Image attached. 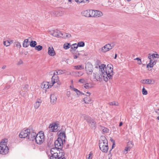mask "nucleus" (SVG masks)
Wrapping results in <instances>:
<instances>
[{"instance_id":"1","label":"nucleus","mask_w":159,"mask_h":159,"mask_svg":"<svg viewBox=\"0 0 159 159\" xmlns=\"http://www.w3.org/2000/svg\"><path fill=\"white\" fill-rule=\"evenodd\" d=\"M113 66L111 64H108L106 67V65L102 64L99 66V71L102 73L104 80L107 81L108 80H111L113 75Z\"/></svg>"},{"instance_id":"2","label":"nucleus","mask_w":159,"mask_h":159,"mask_svg":"<svg viewBox=\"0 0 159 159\" xmlns=\"http://www.w3.org/2000/svg\"><path fill=\"white\" fill-rule=\"evenodd\" d=\"M100 149L102 152H107L108 150V141L104 137H102L99 142Z\"/></svg>"},{"instance_id":"3","label":"nucleus","mask_w":159,"mask_h":159,"mask_svg":"<svg viewBox=\"0 0 159 159\" xmlns=\"http://www.w3.org/2000/svg\"><path fill=\"white\" fill-rule=\"evenodd\" d=\"M7 139H5L2 140L0 143V153L5 155L8 153L9 148L7 146Z\"/></svg>"},{"instance_id":"4","label":"nucleus","mask_w":159,"mask_h":159,"mask_svg":"<svg viewBox=\"0 0 159 159\" xmlns=\"http://www.w3.org/2000/svg\"><path fill=\"white\" fill-rule=\"evenodd\" d=\"M36 143L38 144H41L44 140V133L42 131L39 132L36 136L35 139Z\"/></svg>"},{"instance_id":"5","label":"nucleus","mask_w":159,"mask_h":159,"mask_svg":"<svg viewBox=\"0 0 159 159\" xmlns=\"http://www.w3.org/2000/svg\"><path fill=\"white\" fill-rule=\"evenodd\" d=\"M154 58H155V54H151L149 53L148 55V58L150 60L149 63L147 65V67H149L152 68L155 65L156 62L155 61Z\"/></svg>"},{"instance_id":"6","label":"nucleus","mask_w":159,"mask_h":159,"mask_svg":"<svg viewBox=\"0 0 159 159\" xmlns=\"http://www.w3.org/2000/svg\"><path fill=\"white\" fill-rule=\"evenodd\" d=\"M47 154L49 157V159H66L65 157H63L64 156V153L60 152L59 151V154H55L53 155H50L49 153L47 152Z\"/></svg>"},{"instance_id":"7","label":"nucleus","mask_w":159,"mask_h":159,"mask_svg":"<svg viewBox=\"0 0 159 159\" xmlns=\"http://www.w3.org/2000/svg\"><path fill=\"white\" fill-rule=\"evenodd\" d=\"M64 143H65L60 138H57V139L54 142L55 146L58 149L62 150L61 149L63 148Z\"/></svg>"},{"instance_id":"8","label":"nucleus","mask_w":159,"mask_h":159,"mask_svg":"<svg viewBox=\"0 0 159 159\" xmlns=\"http://www.w3.org/2000/svg\"><path fill=\"white\" fill-rule=\"evenodd\" d=\"M29 132H30V129H29L22 131L19 134L20 137L21 138H26L27 139Z\"/></svg>"},{"instance_id":"9","label":"nucleus","mask_w":159,"mask_h":159,"mask_svg":"<svg viewBox=\"0 0 159 159\" xmlns=\"http://www.w3.org/2000/svg\"><path fill=\"white\" fill-rule=\"evenodd\" d=\"M36 135V133L33 131L32 130H30V132L28 134L27 139L30 141H33L34 140L35 137Z\"/></svg>"},{"instance_id":"10","label":"nucleus","mask_w":159,"mask_h":159,"mask_svg":"<svg viewBox=\"0 0 159 159\" xmlns=\"http://www.w3.org/2000/svg\"><path fill=\"white\" fill-rule=\"evenodd\" d=\"M113 47V46H111L110 44H107L101 48V51L102 52H105L111 49Z\"/></svg>"},{"instance_id":"11","label":"nucleus","mask_w":159,"mask_h":159,"mask_svg":"<svg viewBox=\"0 0 159 159\" xmlns=\"http://www.w3.org/2000/svg\"><path fill=\"white\" fill-rule=\"evenodd\" d=\"M51 15L52 16H59L62 15L63 12L58 10H55L50 12Z\"/></svg>"},{"instance_id":"12","label":"nucleus","mask_w":159,"mask_h":159,"mask_svg":"<svg viewBox=\"0 0 159 159\" xmlns=\"http://www.w3.org/2000/svg\"><path fill=\"white\" fill-rule=\"evenodd\" d=\"M85 70L88 74H91L93 72V66L91 64L87 63L85 65Z\"/></svg>"},{"instance_id":"13","label":"nucleus","mask_w":159,"mask_h":159,"mask_svg":"<svg viewBox=\"0 0 159 159\" xmlns=\"http://www.w3.org/2000/svg\"><path fill=\"white\" fill-rule=\"evenodd\" d=\"M58 124H50L49 126V128L50 129V131L51 132H55L58 131Z\"/></svg>"},{"instance_id":"14","label":"nucleus","mask_w":159,"mask_h":159,"mask_svg":"<svg viewBox=\"0 0 159 159\" xmlns=\"http://www.w3.org/2000/svg\"><path fill=\"white\" fill-rule=\"evenodd\" d=\"M58 138H60L65 143L66 141V139L65 132L64 131H62V130L58 134Z\"/></svg>"},{"instance_id":"15","label":"nucleus","mask_w":159,"mask_h":159,"mask_svg":"<svg viewBox=\"0 0 159 159\" xmlns=\"http://www.w3.org/2000/svg\"><path fill=\"white\" fill-rule=\"evenodd\" d=\"M51 34L53 36L57 37H61L63 35V34H62L59 31H55L51 33Z\"/></svg>"},{"instance_id":"16","label":"nucleus","mask_w":159,"mask_h":159,"mask_svg":"<svg viewBox=\"0 0 159 159\" xmlns=\"http://www.w3.org/2000/svg\"><path fill=\"white\" fill-rule=\"evenodd\" d=\"M141 82L143 84H152L155 83V81L153 80L145 79L142 80Z\"/></svg>"},{"instance_id":"17","label":"nucleus","mask_w":159,"mask_h":159,"mask_svg":"<svg viewBox=\"0 0 159 159\" xmlns=\"http://www.w3.org/2000/svg\"><path fill=\"white\" fill-rule=\"evenodd\" d=\"M58 150L59 149H58L57 147H55L52 148L50 149V153L51 154L50 155H55V154H59Z\"/></svg>"},{"instance_id":"18","label":"nucleus","mask_w":159,"mask_h":159,"mask_svg":"<svg viewBox=\"0 0 159 159\" xmlns=\"http://www.w3.org/2000/svg\"><path fill=\"white\" fill-rule=\"evenodd\" d=\"M49 86H51L49 85V83L48 82H43L41 84V88L45 90L48 89Z\"/></svg>"},{"instance_id":"19","label":"nucleus","mask_w":159,"mask_h":159,"mask_svg":"<svg viewBox=\"0 0 159 159\" xmlns=\"http://www.w3.org/2000/svg\"><path fill=\"white\" fill-rule=\"evenodd\" d=\"M88 123L91 128L95 129L96 127V124L94 120L92 119Z\"/></svg>"},{"instance_id":"20","label":"nucleus","mask_w":159,"mask_h":159,"mask_svg":"<svg viewBox=\"0 0 159 159\" xmlns=\"http://www.w3.org/2000/svg\"><path fill=\"white\" fill-rule=\"evenodd\" d=\"M103 75L102 72L101 74L100 73H98L97 74H96L95 78L98 81L101 82L102 80V77H103Z\"/></svg>"},{"instance_id":"21","label":"nucleus","mask_w":159,"mask_h":159,"mask_svg":"<svg viewBox=\"0 0 159 159\" xmlns=\"http://www.w3.org/2000/svg\"><path fill=\"white\" fill-rule=\"evenodd\" d=\"M48 53L50 56H54L55 55V53L52 47L48 48Z\"/></svg>"},{"instance_id":"22","label":"nucleus","mask_w":159,"mask_h":159,"mask_svg":"<svg viewBox=\"0 0 159 159\" xmlns=\"http://www.w3.org/2000/svg\"><path fill=\"white\" fill-rule=\"evenodd\" d=\"M83 86L86 89H89L92 88L93 85L91 83H85L83 85Z\"/></svg>"},{"instance_id":"23","label":"nucleus","mask_w":159,"mask_h":159,"mask_svg":"<svg viewBox=\"0 0 159 159\" xmlns=\"http://www.w3.org/2000/svg\"><path fill=\"white\" fill-rule=\"evenodd\" d=\"M51 80L52 83V85L55 83V82H57V81L59 80V77L57 75L53 76L52 77Z\"/></svg>"},{"instance_id":"24","label":"nucleus","mask_w":159,"mask_h":159,"mask_svg":"<svg viewBox=\"0 0 159 159\" xmlns=\"http://www.w3.org/2000/svg\"><path fill=\"white\" fill-rule=\"evenodd\" d=\"M30 44L29 43V39H25L23 41V47L24 48L28 47Z\"/></svg>"},{"instance_id":"25","label":"nucleus","mask_w":159,"mask_h":159,"mask_svg":"<svg viewBox=\"0 0 159 159\" xmlns=\"http://www.w3.org/2000/svg\"><path fill=\"white\" fill-rule=\"evenodd\" d=\"M82 116L84 119L88 123L91 121V120L92 119L90 116L85 114H83Z\"/></svg>"},{"instance_id":"26","label":"nucleus","mask_w":159,"mask_h":159,"mask_svg":"<svg viewBox=\"0 0 159 159\" xmlns=\"http://www.w3.org/2000/svg\"><path fill=\"white\" fill-rule=\"evenodd\" d=\"M95 17H99L103 15V13L101 11L96 10H95Z\"/></svg>"},{"instance_id":"27","label":"nucleus","mask_w":159,"mask_h":159,"mask_svg":"<svg viewBox=\"0 0 159 159\" xmlns=\"http://www.w3.org/2000/svg\"><path fill=\"white\" fill-rule=\"evenodd\" d=\"M89 10H86L84 11L81 12L82 15L86 17H90V15L89 13Z\"/></svg>"},{"instance_id":"28","label":"nucleus","mask_w":159,"mask_h":159,"mask_svg":"<svg viewBox=\"0 0 159 159\" xmlns=\"http://www.w3.org/2000/svg\"><path fill=\"white\" fill-rule=\"evenodd\" d=\"M57 98L54 94H51L50 95V101L52 103H54L56 102Z\"/></svg>"},{"instance_id":"29","label":"nucleus","mask_w":159,"mask_h":159,"mask_svg":"<svg viewBox=\"0 0 159 159\" xmlns=\"http://www.w3.org/2000/svg\"><path fill=\"white\" fill-rule=\"evenodd\" d=\"M78 47H77V44H73L71 45H70V52H72L73 51H75L76 49L78 48Z\"/></svg>"},{"instance_id":"30","label":"nucleus","mask_w":159,"mask_h":159,"mask_svg":"<svg viewBox=\"0 0 159 159\" xmlns=\"http://www.w3.org/2000/svg\"><path fill=\"white\" fill-rule=\"evenodd\" d=\"M41 102L40 99L37 100L34 104V107L35 109H37L40 106Z\"/></svg>"},{"instance_id":"31","label":"nucleus","mask_w":159,"mask_h":159,"mask_svg":"<svg viewBox=\"0 0 159 159\" xmlns=\"http://www.w3.org/2000/svg\"><path fill=\"white\" fill-rule=\"evenodd\" d=\"M83 100L85 103H89L91 101V99L89 96L86 97Z\"/></svg>"},{"instance_id":"32","label":"nucleus","mask_w":159,"mask_h":159,"mask_svg":"<svg viewBox=\"0 0 159 159\" xmlns=\"http://www.w3.org/2000/svg\"><path fill=\"white\" fill-rule=\"evenodd\" d=\"M95 10H89V13L90 15V17H95Z\"/></svg>"},{"instance_id":"33","label":"nucleus","mask_w":159,"mask_h":159,"mask_svg":"<svg viewBox=\"0 0 159 159\" xmlns=\"http://www.w3.org/2000/svg\"><path fill=\"white\" fill-rule=\"evenodd\" d=\"M30 45L31 47H35L37 45V42L35 41L32 40L30 42Z\"/></svg>"},{"instance_id":"34","label":"nucleus","mask_w":159,"mask_h":159,"mask_svg":"<svg viewBox=\"0 0 159 159\" xmlns=\"http://www.w3.org/2000/svg\"><path fill=\"white\" fill-rule=\"evenodd\" d=\"M85 45V43L84 42L80 41L77 44V47H83Z\"/></svg>"},{"instance_id":"35","label":"nucleus","mask_w":159,"mask_h":159,"mask_svg":"<svg viewBox=\"0 0 159 159\" xmlns=\"http://www.w3.org/2000/svg\"><path fill=\"white\" fill-rule=\"evenodd\" d=\"M63 47L65 49H67L70 47V43H66L64 44Z\"/></svg>"},{"instance_id":"36","label":"nucleus","mask_w":159,"mask_h":159,"mask_svg":"<svg viewBox=\"0 0 159 159\" xmlns=\"http://www.w3.org/2000/svg\"><path fill=\"white\" fill-rule=\"evenodd\" d=\"M43 49V47L40 45H39L37 46H36L35 47V49L38 51H41Z\"/></svg>"},{"instance_id":"37","label":"nucleus","mask_w":159,"mask_h":159,"mask_svg":"<svg viewBox=\"0 0 159 159\" xmlns=\"http://www.w3.org/2000/svg\"><path fill=\"white\" fill-rule=\"evenodd\" d=\"M74 67L77 70L84 69V67L82 65L75 66Z\"/></svg>"},{"instance_id":"38","label":"nucleus","mask_w":159,"mask_h":159,"mask_svg":"<svg viewBox=\"0 0 159 159\" xmlns=\"http://www.w3.org/2000/svg\"><path fill=\"white\" fill-rule=\"evenodd\" d=\"M75 1L78 3H80L82 2H89L88 0H75Z\"/></svg>"},{"instance_id":"39","label":"nucleus","mask_w":159,"mask_h":159,"mask_svg":"<svg viewBox=\"0 0 159 159\" xmlns=\"http://www.w3.org/2000/svg\"><path fill=\"white\" fill-rule=\"evenodd\" d=\"M28 87V84L25 85L24 87L22 88V90L23 91H27V89Z\"/></svg>"},{"instance_id":"40","label":"nucleus","mask_w":159,"mask_h":159,"mask_svg":"<svg viewBox=\"0 0 159 159\" xmlns=\"http://www.w3.org/2000/svg\"><path fill=\"white\" fill-rule=\"evenodd\" d=\"M133 143L131 142H129L127 143V146L129 147V148H131L133 146Z\"/></svg>"},{"instance_id":"41","label":"nucleus","mask_w":159,"mask_h":159,"mask_svg":"<svg viewBox=\"0 0 159 159\" xmlns=\"http://www.w3.org/2000/svg\"><path fill=\"white\" fill-rule=\"evenodd\" d=\"M102 131L104 133H108L109 131V129H107V128H106L104 127H102Z\"/></svg>"},{"instance_id":"42","label":"nucleus","mask_w":159,"mask_h":159,"mask_svg":"<svg viewBox=\"0 0 159 159\" xmlns=\"http://www.w3.org/2000/svg\"><path fill=\"white\" fill-rule=\"evenodd\" d=\"M3 43L4 45L7 47L9 46L10 44V42L8 40L3 41Z\"/></svg>"},{"instance_id":"43","label":"nucleus","mask_w":159,"mask_h":159,"mask_svg":"<svg viewBox=\"0 0 159 159\" xmlns=\"http://www.w3.org/2000/svg\"><path fill=\"white\" fill-rule=\"evenodd\" d=\"M142 92L143 95H146L148 93L147 91L145 89L144 87H143L142 89Z\"/></svg>"},{"instance_id":"44","label":"nucleus","mask_w":159,"mask_h":159,"mask_svg":"<svg viewBox=\"0 0 159 159\" xmlns=\"http://www.w3.org/2000/svg\"><path fill=\"white\" fill-rule=\"evenodd\" d=\"M15 45L17 47L20 48L21 47L20 43L18 42H16L15 43Z\"/></svg>"},{"instance_id":"45","label":"nucleus","mask_w":159,"mask_h":159,"mask_svg":"<svg viewBox=\"0 0 159 159\" xmlns=\"http://www.w3.org/2000/svg\"><path fill=\"white\" fill-rule=\"evenodd\" d=\"M64 37L67 38H70L71 37V35L69 34L64 33Z\"/></svg>"},{"instance_id":"46","label":"nucleus","mask_w":159,"mask_h":159,"mask_svg":"<svg viewBox=\"0 0 159 159\" xmlns=\"http://www.w3.org/2000/svg\"><path fill=\"white\" fill-rule=\"evenodd\" d=\"M131 148H129V147H128L127 146V147H126L125 148V149L124 150V152L125 153V154H126L127 153L128 151V150H129Z\"/></svg>"},{"instance_id":"47","label":"nucleus","mask_w":159,"mask_h":159,"mask_svg":"<svg viewBox=\"0 0 159 159\" xmlns=\"http://www.w3.org/2000/svg\"><path fill=\"white\" fill-rule=\"evenodd\" d=\"M79 82L83 84H84L86 82L85 80H84V79H80L79 80Z\"/></svg>"},{"instance_id":"48","label":"nucleus","mask_w":159,"mask_h":159,"mask_svg":"<svg viewBox=\"0 0 159 159\" xmlns=\"http://www.w3.org/2000/svg\"><path fill=\"white\" fill-rule=\"evenodd\" d=\"M80 55L79 53H78L77 54H75V53H74V55H73V58L75 59H77L79 57V56Z\"/></svg>"},{"instance_id":"49","label":"nucleus","mask_w":159,"mask_h":159,"mask_svg":"<svg viewBox=\"0 0 159 159\" xmlns=\"http://www.w3.org/2000/svg\"><path fill=\"white\" fill-rule=\"evenodd\" d=\"M109 104L110 105H115V106H118V103H116L115 102H111L109 103Z\"/></svg>"},{"instance_id":"50","label":"nucleus","mask_w":159,"mask_h":159,"mask_svg":"<svg viewBox=\"0 0 159 159\" xmlns=\"http://www.w3.org/2000/svg\"><path fill=\"white\" fill-rule=\"evenodd\" d=\"M72 90L76 92L77 95H79V93H78V92H80L79 90H78L77 89L74 88H72Z\"/></svg>"},{"instance_id":"51","label":"nucleus","mask_w":159,"mask_h":159,"mask_svg":"<svg viewBox=\"0 0 159 159\" xmlns=\"http://www.w3.org/2000/svg\"><path fill=\"white\" fill-rule=\"evenodd\" d=\"M55 83H57V87H59L60 85L61 84V82L60 81L58 80V81H57V82H55Z\"/></svg>"},{"instance_id":"52","label":"nucleus","mask_w":159,"mask_h":159,"mask_svg":"<svg viewBox=\"0 0 159 159\" xmlns=\"http://www.w3.org/2000/svg\"><path fill=\"white\" fill-rule=\"evenodd\" d=\"M58 75L62 74L64 73L63 71L61 70H58L57 71Z\"/></svg>"},{"instance_id":"53","label":"nucleus","mask_w":159,"mask_h":159,"mask_svg":"<svg viewBox=\"0 0 159 159\" xmlns=\"http://www.w3.org/2000/svg\"><path fill=\"white\" fill-rule=\"evenodd\" d=\"M83 74V73L82 72H77L76 75L78 76L82 75Z\"/></svg>"},{"instance_id":"54","label":"nucleus","mask_w":159,"mask_h":159,"mask_svg":"<svg viewBox=\"0 0 159 159\" xmlns=\"http://www.w3.org/2000/svg\"><path fill=\"white\" fill-rule=\"evenodd\" d=\"M92 153L91 152H90L89 155V157L87 158V159H92L91 158H90V157L91 156H92Z\"/></svg>"},{"instance_id":"55","label":"nucleus","mask_w":159,"mask_h":159,"mask_svg":"<svg viewBox=\"0 0 159 159\" xmlns=\"http://www.w3.org/2000/svg\"><path fill=\"white\" fill-rule=\"evenodd\" d=\"M53 76H56V75H58V74L57 71V70H55V71L53 73Z\"/></svg>"},{"instance_id":"56","label":"nucleus","mask_w":159,"mask_h":159,"mask_svg":"<svg viewBox=\"0 0 159 159\" xmlns=\"http://www.w3.org/2000/svg\"><path fill=\"white\" fill-rule=\"evenodd\" d=\"M155 58H159V55L157 54H155Z\"/></svg>"},{"instance_id":"57","label":"nucleus","mask_w":159,"mask_h":159,"mask_svg":"<svg viewBox=\"0 0 159 159\" xmlns=\"http://www.w3.org/2000/svg\"><path fill=\"white\" fill-rule=\"evenodd\" d=\"M70 92L69 91L67 92V95L68 97H69L70 96Z\"/></svg>"},{"instance_id":"58","label":"nucleus","mask_w":159,"mask_h":159,"mask_svg":"<svg viewBox=\"0 0 159 159\" xmlns=\"http://www.w3.org/2000/svg\"><path fill=\"white\" fill-rule=\"evenodd\" d=\"M122 124H123V123H122V122H120L119 125V126L120 127L122 125Z\"/></svg>"},{"instance_id":"59","label":"nucleus","mask_w":159,"mask_h":159,"mask_svg":"<svg viewBox=\"0 0 159 159\" xmlns=\"http://www.w3.org/2000/svg\"><path fill=\"white\" fill-rule=\"evenodd\" d=\"M135 60H137L138 61L140 60L141 59L139 57H137L134 59Z\"/></svg>"},{"instance_id":"60","label":"nucleus","mask_w":159,"mask_h":159,"mask_svg":"<svg viewBox=\"0 0 159 159\" xmlns=\"http://www.w3.org/2000/svg\"><path fill=\"white\" fill-rule=\"evenodd\" d=\"M142 63L141 60L138 61V64H141Z\"/></svg>"},{"instance_id":"61","label":"nucleus","mask_w":159,"mask_h":159,"mask_svg":"<svg viewBox=\"0 0 159 159\" xmlns=\"http://www.w3.org/2000/svg\"><path fill=\"white\" fill-rule=\"evenodd\" d=\"M117 57V55L116 54L115 55V57H114V58L115 59H116V57Z\"/></svg>"},{"instance_id":"62","label":"nucleus","mask_w":159,"mask_h":159,"mask_svg":"<svg viewBox=\"0 0 159 159\" xmlns=\"http://www.w3.org/2000/svg\"><path fill=\"white\" fill-rule=\"evenodd\" d=\"M110 140H111V141L112 142H113V143H115L114 141L112 139H110Z\"/></svg>"},{"instance_id":"63","label":"nucleus","mask_w":159,"mask_h":159,"mask_svg":"<svg viewBox=\"0 0 159 159\" xmlns=\"http://www.w3.org/2000/svg\"><path fill=\"white\" fill-rule=\"evenodd\" d=\"M6 67V66H2V69H4Z\"/></svg>"},{"instance_id":"64","label":"nucleus","mask_w":159,"mask_h":159,"mask_svg":"<svg viewBox=\"0 0 159 159\" xmlns=\"http://www.w3.org/2000/svg\"><path fill=\"white\" fill-rule=\"evenodd\" d=\"M115 145V143H113V145L112 146V148H114V145Z\"/></svg>"}]
</instances>
